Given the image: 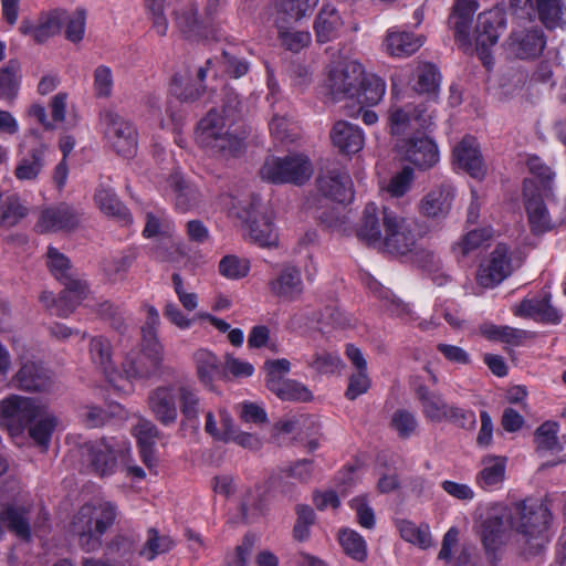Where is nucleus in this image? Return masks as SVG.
I'll use <instances>...</instances> for the list:
<instances>
[{"label":"nucleus","instance_id":"f257e3e1","mask_svg":"<svg viewBox=\"0 0 566 566\" xmlns=\"http://www.w3.org/2000/svg\"><path fill=\"white\" fill-rule=\"evenodd\" d=\"M147 318L142 326L140 349L130 352L122 363L127 378L149 379L172 375V368L164 365V348L157 337L160 323L159 314L153 305L146 306Z\"/></svg>","mask_w":566,"mask_h":566},{"label":"nucleus","instance_id":"f03ea898","mask_svg":"<svg viewBox=\"0 0 566 566\" xmlns=\"http://www.w3.org/2000/svg\"><path fill=\"white\" fill-rule=\"evenodd\" d=\"M116 506L109 502L85 504L73 515L69 532L78 546L90 553L102 547V537L116 520Z\"/></svg>","mask_w":566,"mask_h":566},{"label":"nucleus","instance_id":"7ed1b4c3","mask_svg":"<svg viewBox=\"0 0 566 566\" xmlns=\"http://www.w3.org/2000/svg\"><path fill=\"white\" fill-rule=\"evenodd\" d=\"M552 520L549 510L543 505L516 506L512 516V526L523 536L525 544L530 545V552L537 554L546 543V531Z\"/></svg>","mask_w":566,"mask_h":566},{"label":"nucleus","instance_id":"20e7f679","mask_svg":"<svg viewBox=\"0 0 566 566\" xmlns=\"http://www.w3.org/2000/svg\"><path fill=\"white\" fill-rule=\"evenodd\" d=\"M312 174V163L306 156L300 154L269 157L260 168L261 178L272 184L302 186L310 180Z\"/></svg>","mask_w":566,"mask_h":566},{"label":"nucleus","instance_id":"39448f33","mask_svg":"<svg viewBox=\"0 0 566 566\" xmlns=\"http://www.w3.org/2000/svg\"><path fill=\"white\" fill-rule=\"evenodd\" d=\"M264 369L266 371L265 386L279 399L300 402H307L313 399L312 392L305 385L294 379L285 378V375L291 369V363L287 359L265 360Z\"/></svg>","mask_w":566,"mask_h":566},{"label":"nucleus","instance_id":"423d86ee","mask_svg":"<svg viewBox=\"0 0 566 566\" xmlns=\"http://www.w3.org/2000/svg\"><path fill=\"white\" fill-rule=\"evenodd\" d=\"M104 137L111 147L126 158L133 157L137 150V129L128 119L113 108L99 114Z\"/></svg>","mask_w":566,"mask_h":566},{"label":"nucleus","instance_id":"0eeeda50","mask_svg":"<svg viewBox=\"0 0 566 566\" xmlns=\"http://www.w3.org/2000/svg\"><path fill=\"white\" fill-rule=\"evenodd\" d=\"M316 184L324 197L338 203L350 201L354 197L350 176L335 159H321Z\"/></svg>","mask_w":566,"mask_h":566},{"label":"nucleus","instance_id":"6e6552de","mask_svg":"<svg viewBox=\"0 0 566 566\" xmlns=\"http://www.w3.org/2000/svg\"><path fill=\"white\" fill-rule=\"evenodd\" d=\"M238 217L245 223L251 241L260 247L277 244V234L271 217L268 216L259 197L252 196L250 201L241 207Z\"/></svg>","mask_w":566,"mask_h":566},{"label":"nucleus","instance_id":"1a4fd4ad","mask_svg":"<svg viewBox=\"0 0 566 566\" xmlns=\"http://www.w3.org/2000/svg\"><path fill=\"white\" fill-rule=\"evenodd\" d=\"M364 67L356 61H343L329 66L325 87L334 102L354 99Z\"/></svg>","mask_w":566,"mask_h":566},{"label":"nucleus","instance_id":"9d476101","mask_svg":"<svg viewBox=\"0 0 566 566\" xmlns=\"http://www.w3.org/2000/svg\"><path fill=\"white\" fill-rule=\"evenodd\" d=\"M44 405L38 400L21 396H11L1 401L0 422L13 433L21 432L25 427L44 415Z\"/></svg>","mask_w":566,"mask_h":566},{"label":"nucleus","instance_id":"9b49d317","mask_svg":"<svg viewBox=\"0 0 566 566\" xmlns=\"http://www.w3.org/2000/svg\"><path fill=\"white\" fill-rule=\"evenodd\" d=\"M504 28V14L497 10L485 11L478 15L474 29L475 50L488 69L493 64L491 48L497 43Z\"/></svg>","mask_w":566,"mask_h":566},{"label":"nucleus","instance_id":"f8f14e48","mask_svg":"<svg viewBox=\"0 0 566 566\" xmlns=\"http://www.w3.org/2000/svg\"><path fill=\"white\" fill-rule=\"evenodd\" d=\"M384 245L391 254L405 255L416 248L417 237L405 218L395 211H385Z\"/></svg>","mask_w":566,"mask_h":566},{"label":"nucleus","instance_id":"ddd939ff","mask_svg":"<svg viewBox=\"0 0 566 566\" xmlns=\"http://www.w3.org/2000/svg\"><path fill=\"white\" fill-rule=\"evenodd\" d=\"M172 18L176 28L184 38L189 40H199L208 38L212 31V17H199L198 4L189 0L172 11Z\"/></svg>","mask_w":566,"mask_h":566},{"label":"nucleus","instance_id":"4468645a","mask_svg":"<svg viewBox=\"0 0 566 566\" xmlns=\"http://www.w3.org/2000/svg\"><path fill=\"white\" fill-rule=\"evenodd\" d=\"M178 384H167L151 389L147 397L148 408L163 426H171L178 419Z\"/></svg>","mask_w":566,"mask_h":566},{"label":"nucleus","instance_id":"2eb2a0df","mask_svg":"<svg viewBox=\"0 0 566 566\" xmlns=\"http://www.w3.org/2000/svg\"><path fill=\"white\" fill-rule=\"evenodd\" d=\"M523 197L531 230L541 234L552 229V220L544 202L545 193L539 192L536 180H524Z\"/></svg>","mask_w":566,"mask_h":566},{"label":"nucleus","instance_id":"dca6fc26","mask_svg":"<svg viewBox=\"0 0 566 566\" xmlns=\"http://www.w3.org/2000/svg\"><path fill=\"white\" fill-rule=\"evenodd\" d=\"M546 40L539 29L512 31L504 43L506 52L521 60L535 59L544 50Z\"/></svg>","mask_w":566,"mask_h":566},{"label":"nucleus","instance_id":"f3484780","mask_svg":"<svg viewBox=\"0 0 566 566\" xmlns=\"http://www.w3.org/2000/svg\"><path fill=\"white\" fill-rule=\"evenodd\" d=\"M453 164L469 174L472 178L483 179L486 174V166L481 154L480 145L475 137L464 136L452 151Z\"/></svg>","mask_w":566,"mask_h":566},{"label":"nucleus","instance_id":"a211bd4d","mask_svg":"<svg viewBox=\"0 0 566 566\" xmlns=\"http://www.w3.org/2000/svg\"><path fill=\"white\" fill-rule=\"evenodd\" d=\"M512 273L509 249L505 244H497L491 253L490 261L481 264L476 281L483 287H493L500 284Z\"/></svg>","mask_w":566,"mask_h":566},{"label":"nucleus","instance_id":"6ab92c4d","mask_svg":"<svg viewBox=\"0 0 566 566\" xmlns=\"http://www.w3.org/2000/svg\"><path fill=\"white\" fill-rule=\"evenodd\" d=\"M82 458L93 471L99 475L112 474L117 464V454L119 453L106 440L88 441L81 447Z\"/></svg>","mask_w":566,"mask_h":566},{"label":"nucleus","instance_id":"aec40b11","mask_svg":"<svg viewBox=\"0 0 566 566\" xmlns=\"http://www.w3.org/2000/svg\"><path fill=\"white\" fill-rule=\"evenodd\" d=\"M17 387L23 391L48 392L53 386V375L42 363L27 360L14 376Z\"/></svg>","mask_w":566,"mask_h":566},{"label":"nucleus","instance_id":"412c9836","mask_svg":"<svg viewBox=\"0 0 566 566\" xmlns=\"http://www.w3.org/2000/svg\"><path fill=\"white\" fill-rule=\"evenodd\" d=\"M319 0H275L274 27L286 29L303 19L310 18Z\"/></svg>","mask_w":566,"mask_h":566},{"label":"nucleus","instance_id":"4be33fe9","mask_svg":"<svg viewBox=\"0 0 566 566\" xmlns=\"http://www.w3.org/2000/svg\"><path fill=\"white\" fill-rule=\"evenodd\" d=\"M80 219L76 210L67 203H59L45 208L36 222L40 232H56L60 230H73L78 226Z\"/></svg>","mask_w":566,"mask_h":566},{"label":"nucleus","instance_id":"5701e85b","mask_svg":"<svg viewBox=\"0 0 566 566\" xmlns=\"http://www.w3.org/2000/svg\"><path fill=\"white\" fill-rule=\"evenodd\" d=\"M405 157L419 169L426 170L439 161V150L429 137L412 136L405 144Z\"/></svg>","mask_w":566,"mask_h":566},{"label":"nucleus","instance_id":"b1692460","mask_svg":"<svg viewBox=\"0 0 566 566\" xmlns=\"http://www.w3.org/2000/svg\"><path fill=\"white\" fill-rule=\"evenodd\" d=\"M332 144L340 154L353 155L360 151L365 136L360 127L346 120H338L329 133Z\"/></svg>","mask_w":566,"mask_h":566},{"label":"nucleus","instance_id":"393cba45","mask_svg":"<svg viewBox=\"0 0 566 566\" xmlns=\"http://www.w3.org/2000/svg\"><path fill=\"white\" fill-rule=\"evenodd\" d=\"M392 211L388 207L379 209L374 202L365 206L361 218L356 227V235L359 240L371 244L380 242L384 233V212Z\"/></svg>","mask_w":566,"mask_h":566},{"label":"nucleus","instance_id":"a878e982","mask_svg":"<svg viewBox=\"0 0 566 566\" xmlns=\"http://www.w3.org/2000/svg\"><path fill=\"white\" fill-rule=\"evenodd\" d=\"M268 493L269 489L265 482L255 483L244 491L239 505L243 523L249 524L266 513L269 506Z\"/></svg>","mask_w":566,"mask_h":566},{"label":"nucleus","instance_id":"bb28decb","mask_svg":"<svg viewBox=\"0 0 566 566\" xmlns=\"http://www.w3.org/2000/svg\"><path fill=\"white\" fill-rule=\"evenodd\" d=\"M549 301L551 294H545L543 297L524 298L514 308V315L542 323L557 324L560 321V315Z\"/></svg>","mask_w":566,"mask_h":566},{"label":"nucleus","instance_id":"cd10ccee","mask_svg":"<svg viewBox=\"0 0 566 566\" xmlns=\"http://www.w3.org/2000/svg\"><path fill=\"white\" fill-rule=\"evenodd\" d=\"M94 200L99 210L106 216L114 218L125 226L132 222L129 210L123 205L114 189L109 186L101 184L95 191Z\"/></svg>","mask_w":566,"mask_h":566},{"label":"nucleus","instance_id":"c85d7f7f","mask_svg":"<svg viewBox=\"0 0 566 566\" xmlns=\"http://www.w3.org/2000/svg\"><path fill=\"white\" fill-rule=\"evenodd\" d=\"M177 392L179 409L182 415L181 424L198 428L199 417L203 408L197 389L188 384H178Z\"/></svg>","mask_w":566,"mask_h":566},{"label":"nucleus","instance_id":"c756f323","mask_svg":"<svg viewBox=\"0 0 566 566\" xmlns=\"http://www.w3.org/2000/svg\"><path fill=\"white\" fill-rule=\"evenodd\" d=\"M269 286L275 296L286 301L295 300L303 291L301 273L294 266H286Z\"/></svg>","mask_w":566,"mask_h":566},{"label":"nucleus","instance_id":"7c9ffc66","mask_svg":"<svg viewBox=\"0 0 566 566\" xmlns=\"http://www.w3.org/2000/svg\"><path fill=\"white\" fill-rule=\"evenodd\" d=\"M232 120L221 115L218 107H212L197 125L196 139L201 146L209 144L213 137L230 129Z\"/></svg>","mask_w":566,"mask_h":566},{"label":"nucleus","instance_id":"2f4dec72","mask_svg":"<svg viewBox=\"0 0 566 566\" xmlns=\"http://www.w3.org/2000/svg\"><path fill=\"white\" fill-rule=\"evenodd\" d=\"M417 399L421 402L423 416L432 422H442L450 405H448L442 396L431 391L427 386L419 385L415 389Z\"/></svg>","mask_w":566,"mask_h":566},{"label":"nucleus","instance_id":"473e14b6","mask_svg":"<svg viewBox=\"0 0 566 566\" xmlns=\"http://www.w3.org/2000/svg\"><path fill=\"white\" fill-rule=\"evenodd\" d=\"M28 213L18 195L0 191V228L15 227Z\"/></svg>","mask_w":566,"mask_h":566},{"label":"nucleus","instance_id":"72a5a7b5","mask_svg":"<svg viewBox=\"0 0 566 566\" xmlns=\"http://www.w3.org/2000/svg\"><path fill=\"white\" fill-rule=\"evenodd\" d=\"M451 193L442 188L429 191L420 201V212L431 219L444 218L451 208Z\"/></svg>","mask_w":566,"mask_h":566},{"label":"nucleus","instance_id":"f704fd0d","mask_svg":"<svg viewBox=\"0 0 566 566\" xmlns=\"http://www.w3.org/2000/svg\"><path fill=\"white\" fill-rule=\"evenodd\" d=\"M478 9L475 0H457L449 22L453 25L455 36L462 41H469V30L472 17Z\"/></svg>","mask_w":566,"mask_h":566},{"label":"nucleus","instance_id":"c9c22d12","mask_svg":"<svg viewBox=\"0 0 566 566\" xmlns=\"http://www.w3.org/2000/svg\"><path fill=\"white\" fill-rule=\"evenodd\" d=\"M342 24L343 22L337 10L334 7L324 6L319 10L314 23L317 41L319 43L332 41L336 38Z\"/></svg>","mask_w":566,"mask_h":566},{"label":"nucleus","instance_id":"e433bc0d","mask_svg":"<svg viewBox=\"0 0 566 566\" xmlns=\"http://www.w3.org/2000/svg\"><path fill=\"white\" fill-rule=\"evenodd\" d=\"M168 186L175 192L176 207L180 211H188L195 208L199 202V193L182 175L178 171L172 172L167 179Z\"/></svg>","mask_w":566,"mask_h":566},{"label":"nucleus","instance_id":"4c0bfd02","mask_svg":"<svg viewBox=\"0 0 566 566\" xmlns=\"http://www.w3.org/2000/svg\"><path fill=\"white\" fill-rule=\"evenodd\" d=\"M357 91V94L354 95V99L360 105L374 106L382 99L386 84L379 76L364 72L361 80H359Z\"/></svg>","mask_w":566,"mask_h":566},{"label":"nucleus","instance_id":"58836bf2","mask_svg":"<svg viewBox=\"0 0 566 566\" xmlns=\"http://www.w3.org/2000/svg\"><path fill=\"white\" fill-rule=\"evenodd\" d=\"M48 266L52 275L64 286L81 287L82 285L75 281L72 273V266L69 258L61 253L56 248H48Z\"/></svg>","mask_w":566,"mask_h":566},{"label":"nucleus","instance_id":"ea45409f","mask_svg":"<svg viewBox=\"0 0 566 566\" xmlns=\"http://www.w3.org/2000/svg\"><path fill=\"white\" fill-rule=\"evenodd\" d=\"M506 457L486 455L482 459V470L476 476V482L482 488L497 485L504 481Z\"/></svg>","mask_w":566,"mask_h":566},{"label":"nucleus","instance_id":"a19ab883","mask_svg":"<svg viewBox=\"0 0 566 566\" xmlns=\"http://www.w3.org/2000/svg\"><path fill=\"white\" fill-rule=\"evenodd\" d=\"M20 84V63L17 60H10L0 69V99L12 104L19 94Z\"/></svg>","mask_w":566,"mask_h":566},{"label":"nucleus","instance_id":"79ce46f5","mask_svg":"<svg viewBox=\"0 0 566 566\" xmlns=\"http://www.w3.org/2000/svg\"><path fill=\"white\" fill-rule=\"evenodd\" d=\"M90 355L93 364L105 375L112 378L116 374L112 360V346L108 339L103 336L93 337L90 342Z\"/></svg>","mask_w":566,"mask_h":566},{"label":"nucleus","instance_id":"37998d69","mask_svg":"<svg viewBox=\"0 0 566 566\" xmlns=\"http://www.w3.org/2000/svg\"><path fill=\"white\" fill-rule=\"evenodd\" d=\"M75 281L82 286L76 289L64 286L57 296L56 315L60 317H67L72 314L87 295V283L78 277H75Z\"/></svg>","mask_w":566,"mask_h":566},{"label":"nucleus","instance_id":"c03bdc74","mask_svg":"<svg viewBox=\"0 0 566 566\" xmlns=\"http://www.w3.org/2000/svg\"><path fill=\"white\" fill-rule=\"evenodd\" d=\"M201 147L209 150L213 156L223 158L234 157L241 153L243 148V139L230 130L213 137L211 143L202 144Z\"/></svg>","mask_w":566,"mask_h":566},{"label":"nucleus","instance_id":"a18cd8bd","mask_svg":"<svg viewBox=\"0 0 566 566\" xmlns=\"http://www.w3.org/2000/svg\"><path fill=\"white\" fill-rule=\"evenodd\" d=\"M413 76L416 78L413 90L417 93L431 96L437 95L440 84V73L434 64H419L413 72Z\"/></svg>","mask_w":566,"mask_h":566},{"label":"nucleus","instance_id":"49530a36","mask_svg":"<svg viewBox=\"0 0 566 566\" xmlns=\"http://www.w3.org/2000/svg\"><path fill=\"white\" fill-rule=\"evenodd\" d=\"M7 528L23 541H30L31 528L27 512L21 507L8 506L0 513Z\"/></svg>","mask_w":566,"mask_h":566},{"label":"nucleus","instance_id":"de8ad7c7","mask_svg":"<svg viewBox=\"0 0 566 566\" xmlns=\"http://www.w3.org/2000/svg\"><path fill=\"white\" fill-rule=\"evenodd\" d=\"M45 147L43 145L32 148L28 156L22 158L14 169L19 180H34L44 166Z\"/></svg>","mask_w":566,"mask_h":566},{"label":"nucleus","instance_id":"09e8293b","mask_svg":"<svg viewBox=\"0 0 566 566\" xmlns=\"http://www.w3.org/2000/svg\"><path fill=\"white\" fill-rule=\"evenodd\" d=\"M197 375L201 384L212 387L216 377L221 375V365L216 355L206 349H200L195 355Z\"/></svg>","mask_w":566,"mask_h":566},{"label":"nucleus","instance_id":"8fccbe9b","mask_svg":"<svg viewBox=\"0 0 566 566\" xmlns=\"http://www.w3.org/2000/svg\"><path fill=\"white\" fill-rule=\"evenodd\" d=\"M387 50L391 55L408 56L422 45L420 38L408 32H391L386 39Z\"/></svg>","mask_w":566,"mask_h":566},{"label":"nucleus","instance_id":"3c124183","mask_svg":"<svg viewBox=\"0 0 566 566\" xmlns=\"http://www.w3.org/2000/svg\"><path fill=\"white\" fill-rule=\"evenodd\" d=\"M539 21L547 29H555L563 22L564 2L562 0H535Z\"/></svg>","mask_w":566,"mask_h":566},{"label":"nucleus","instance_id":"603ef678","mask_svg":"<svg viewBox=\"0 0 566 566\" xmlns=\"http://www.w3.org/2000/svg\"><path fill=\"white\" fill-rule=\"evenodd\" d=\"M505 522L502 516L491 515L482 524L481 538L485 549L495 551L502 543Z\"/></svg>","mask_w":566,"mask_h":566},{"label":"nucleus","instance_id":"864d4df0","mask_svg":"<svg viewBox=\"0 0 566 566\" xmlns=\"http://www.w3.org/2000/svg\"><path fill=\"white\" fill-rule=\"evenodd\" d=\"M174 546L175 541L169 535H160L156 528H149L140 555L153 560L157 555L168 553Z\"/></svg>","mask_w":566,"mask_h":566},{"label":"nucleus","instance_id":"5fc2aeb1","mask_svg":"<svg viewBox=\"0 0 566 566\" xmlns=\"http://www.w3.org/2000/svg\"><path fill=\"white\" fill-rule=\"evenodd\" d=\"M480 332L490 340H501L507 344L517 345L526 337L527 332L510 326H496L493 324H483Z\"/></svg>","mask_w":566,"mask_h":566},{"label":"nucleus","instance_id":"6e6d98bb","mask_svg":"<svg viewBox=\"0 0 566 566\" xmlns=\"http://www.w3.org/2000/svg\"><path fill=\"white\" fill-rule=\"evenodd\" d=\"M272 136L282 144H292L300 137V128L287 116H273L270 123Z\"/></svg>","mask_w":566,"mask_h":566},{"label":"nucleus","instance_id":"4d7b16f0","mask_svg":"<svg viewBox=\"0 0 566 566\" xmlns=\"http://www.w3.org/2000/svg\"><path fill=\"white\" fill-rule=\"evenodd\" d=\"M88 306L91 311L95 312L102 319L107 321L114 329L119 333L125 332L126 324L124 312L119 306L111 303L109 301L98 302Z\"/></svg>","mask_w":566,"mask_h":566},{"label":"nucleus","instance_id":"13d9d810","mask_svg":"<svg viewBox=\"0 0 566 566\" xmlns=\"http://www.w3.org/2000/svg\"><path fill=\"white\" fill-rule=\"evenodd\" d=\"M339 543L346 555L363 562L367 557L366 543L360 534L353 530H343L339 533Z\"/></svg>","mask_w":566,"mask_h":566},{"label":"nucleus","instance_id":"bf43d9fd","mask_svg":"<svg viewBox=\"0 0 566 566\" xmlns=\"http://www.w3.org/2000/svg\"><path fill=\"white\" fill-rule=\"evenodd\" d=\"M55 427L56 418L52 415H48L44 409V415L38 417L35 422L30 424L29 434L39 446L46 448Z\"/></svg>","mask_w":566,"mask_h":566},{"label":"nucleus","instance_id":"052dcab7","mask_svg":"<svg viewBox=\"0 0 566 566\" xmlns=\"http://www.w3.org/2000/svg\"><path fill=\"white\" fill-rule=\"evenodd\" d=\"M276 30L281 46L293 53L300 52L311 43V34L307 31H297L293 27Z\"/></svg>","mask_w":566,"mask_h":566},{"label":"nucleus","instance_id":"680f3d73","mask_svg":"<svg viewBox=\"0 0 566 566\" xmlns=\"http://www.w3.org/2000/svg\"><path fill=\"white\" fill-rule=\"evenodd\" d=\"M167 0H144L148 18L151 21V29L159 36H166L168 32V19L165 13Z\"/></svg>","mask_w":566,"mask_h":566},{"label":"nucleus","instance_id":"e2e57ef3","mask_svg":"<svg viewBox=\"0 0 566 566\" xmlns=\"http://www.w3.org/2000/svg\"><path fill=\"white\" fill-rule=\"evenodd\" d=\"M296 522L293 527V537L298 542H304L310 537V527L314 525L316 515L314 510L306 504H298L295 507Z\"/></svg>","mask_w":566,"mask_h":566},{"label":"nucleus","instance_id":"0e129e2a","mask_svg":"<svg viewBox=\"0 0 566 566\" xmlns=\"http://www.w3.org/2000/svg\"><path fill=\"white\" fill-rule=\"evenodd\" d=\"M492 237L490 229H474L469 231L460 242L453 247V251L460 256H467L471 251L478 249Z\"/></svg>","mask_w":566,"mask_h":566},{"label":"nucleus","instance_id":"69168bd1","mask_svg":"<svg viewBox=\"0 0 566 566\" xmlns=\"http://www.w3.org/2000/svg\"><path fill=\"white\" fill-rule=\"evenodd\" d=\"M86 10L77 8L71 15L66 13L65 38L71 42H80L85 30Z\"/></svg>","mask_w":566,"mask_h":566},{"label":"nucleus","instance_id":"338daca9","mask_svg":"<svg viewBox=\"0 0 566 566\" xmlns=\"http://www.w3.org/2000/svg\"><path fill=\"white\" fill-rule=\"evenodd\" d=\"M391 427L397 431L400 438L407 439L418 428V421L412 412L399 409L392 415Z\"/></svg>","mask_w":566,"mask_h":566},{"label":"nucleus","instance_id":"774afa93","mask_svg":"<svg viewBox=\"0 0 566 566\" xmlns=\"http://www.w3.org/2000/svg\"><path fill=\"white\" fill-rule=\"evenodd\" d=\"M219 271L227 279L238 280L248 274L249 261L241 260L234 255H227L220 261Z\"/></svg>","mask_w":566,"mask_h":566}]
</instances>
